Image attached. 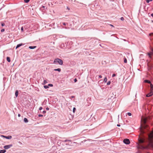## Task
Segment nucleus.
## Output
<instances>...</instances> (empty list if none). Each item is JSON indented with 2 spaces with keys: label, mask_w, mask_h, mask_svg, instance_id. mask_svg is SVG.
I'll list each match as a JSON object with an SVG mask.
<instances>
[{
  "label": "nucleus",
  "mask_w": 153,
  "mask_h": 153,
  "mask_svg": "<svg viewBox=\"0 0 153 153\" xmlns=\"http://www.w3.org/2000/svg\"><path fill=\"white\" fill-rule=\"evenodd\" d=\"M152 22L153 23V20H152Z\"/></svg>",
  "instance_id": "obj_52"
},
{
  "label": "nucleus",
  "mask_w": 153,
  "mask_h": 153,
  "mask_svg": "<svg viewBox=\"0 0 153 153\" xmlns=\"http://www.w3.org/2000/svg\"><path fill=\"white\" fill-rule=\"evenodd\" d=\"M123 142L126 144H129L130 143V141L128 139H125L123 140Z\"/></svg>",
  "instance_id": "obj_3"
},
{
  "label": "nucleus",
  "mask_w": 153,
  "mask_h": 153,
  "mask_svg": "<svg viewBox=\"0 0 153 153\" xmlns=\"http://www.w3.org/2000/svg\"><path fill=\"white\" fill-rule=\"evenodd\" d=\"M57 62L60 65H62L63 64V61L62 59L58 58L56 59L54 61L53 63L55 64Z\"/></svg>",
  "instance_id": "obj_2"
},
{
  "label": "nucleus",
  "mask_w": 153,
  "mask_h": 153,
  "mask_svg": "<svg viewBox=\"0 0 153 153\" xmlns=\"http://www.w3.org/2000/svg\"><path fill=\"white\" fill-rule=\"evenodd\" d=\"M111 82L110 81H108L107 83V85H110Z\"/></svg>",
  "instance_id": "obj_26"
},
{
  "label": "nucleus",
  "mask_w": 153,
  "mask_h": 153,
  "mask_svg": "<svg viewBox=\"0 0 153 153\" xmlns=\"http://www.w3.org/2000/svg\"><path fill=\"white\" fill-rule=\"evenodd\" d=\"M120 19L122 21H123L124 20V18L123 17H121L120 18Z\"/></svg>",
  "instance_id": "obj_32"
},
{
  "label": "nucleus",
  "mask_w": 153,
  "mask_h": 153,
  "mask_svg": "<svg viewBox=\"0 0 153 153\" xmlns=\"http://www.w3.org/2000/svg\"><path fill=\"white\" fill-rule=\"evenodd\" d=\"M54 71H59V72L61 71V69H60V68H58V69H54Z\"/></svg>",
  "instance_id": "obj_16"
},
{
  "label": "nucleus",
  "mask_w": 153,
  "mask_h": 153,
  "mask_svg": "<svg viewBox=\"0 0 153 153\" xmlns=\"http://www.w3.org/2000/svg\"><path fill=\"white\" fill-rule=\"evenodd\" d=\"M97 77H98V79H99V78H102V76L101 75H99V76H97V75L96 76V78H97Z\"/></svg>",
  "instance_id": "obj_19"
},
{
  "label": "nucleus",
  "mask_w": 153,
  "mask_h": 153,
  "mask_svg": "<svg viewBox=\"0 0 153 153\" xmlns=\"http://www.w3.org/2000/svg\"><path fill=\"white\" fill-rule=\"evenodd\" d=\"M4 31V29H2L1 30V32H3Z\"/></svg>",
  "instance_id": "obj_33"
},
{
  "label": "nucleus",
  "mask_w": 153,
  "mask_h": 153,
  "mask_svg": "<svg viewBox=\"0 0 153 153\" xmlns=\"http://www.w3.org/2000/svg\"><path fill=\"white\" fill-rule=\"evenodd\" d=\"M12 144L6 145L4 146V148L5 149H7L12 146Z\"/></svg>",
  "instance_id": "obj_4"
},
{
  "label": "nucleus",
  "mask_w": 153,
  "mask_h": 153,
  "mask_svg": "<svg viewBox=\"0 0 153 153\" xmlns=\"http://www.w3.org/2000/svg\"><path fill=\"white\" fill-rule=\"evenodd\" d=\"M116 76V74H114L112 75V77H114Z\"/></svg>",
  "instance_id": "obj_35"
},
{
  "label": "nucleus",
  "mask_w": 153,
  "mask_h": 153,
  "mask_svg": "<svg viewBox=\"0 0 153 153\" xmlns=\"http://www.w3.org/2000/svg\"><path fill=\"white\" fill-rule=\"evenodd\" d=\"M47 82L46 80H44V82H43V85H45V84H46L47 83Z\"/></svg>",
  "instance_id": "obj_23"
},
{
  "label": "nucleus",
  "mask_w": 153,
  "mask_h": 153,
  "mask_svg": "<svg viewBox=\"0 0 153 153\" xmlns=\"http://www.w3.org/2000/svg\"><path fill=\"white\" fill-rule=\"evenodd\" d=\"M46 109L47 110H49V108L48 107H47L46 108Z\"/></svg>",
  "instance_id": "obj_42"
},
{
  "label": "nucleus",
  "mask_w": 153,
  "mask_h": 153,
  "mask_svg": "<svg viewBox=\"0 0 153 153\" xmlns=\"http://www.w3.org/2000/svg\"><path fill=\"white\" fill-rule=\"evenodd\" d=\"M146 119H145L143 120V122L144 123V125L143 126L144 128H146L147 127V125L146 124Z\"/></svg>",
  "instance_id": "obj_7"
},
{
  "label": "nucleus",
  "mask_w": 153,
  "mask_h": 153,
  "mask_svg": "<svg viewBox=\"0 0 153 153\" xmlns=\"http://www.w3.org/2000/svg\"><path fill=\"white\" fill-rule=\"evenodd\" d=\"M23 45V44L22 43H21V44H20L17 45L16 46V49L17 48H18L19 47H20L22 45Z\"/></svg>",
  "instance_id": "obj_10"
},
{
  "label": "nucleus",
  "mask_w": 153,
  "mask_h": 153,
  "mask_svg": "<svg viewBox=\"0 0 153 153\" xmlns=\"http://www.w3.org/2000/svg\"><path fill=\"white\" fill-rule=\"evenodd\" d=\"M147 153H149V152H147Z\"/></svg>",
  "instance_id": "obj_54"
},
{
  "label": "nucleus",
  "mask_w": 153,
  "mask_h": 153,
  "mask_svg": "<svg viewBox=\"0 0 153 153\" xmlns=\"http://www.w3.org/2000/svg\"><path fill=\"white\" fill-rule=\"evenodd\" d=\"M127 114L129 116H131V113L130 112H128Z\"/></svg>",
  "instance_id": "obj_28"
},
{
  "label": "nucleus",
  "mask_w": 153,
  "mask_h": 153,
  "mask_svg": "<svg viewBox=\"0 0 153 153\" xmlns=\"http://www.w3.org/2000/svg\"><path fill=\"white\" fill-rule=\"evenodd\" d=\"M151 50L152 51V52L150 53H148V54L150 58H151V55H153V48H152Z\"/></svg>",
  "instance_id": "obj_5"
},
{
  "label": "nucleus",
  "mask_w": 153,
  "mask_h": 153,
  "mask_svg": "<svg viewBox=\"0 0 153 153\" xmlns=\"http://www.w3.org/2000/svg\"><path fill=\"white\" fill-rule=\"evenodd\" d=\"M42 107H40L39 108V110H42Z\"/></svg>",
  "instance_id": "obj_38"
},
{
  "label": "nucleus",
  "mask_w": 153,
  "mask_h": 153,
  "mask_svg": "<svg viewBox=\"0 0 153 153\" xmlns=\"http://www.w3.org/2000/svg\"><path fill=\"white\" fill-rule=\"evenodd\" d=\"M12 136L10 135L9 136H6V137H5V138L8 139H10L12 138Z\"/></svg>",
  "instance_id": "obj_9"
},
{
  "label": "nucleus",
  "mask_w": 153,
  "mask_h": 153,
  "mask_svg": "<svg viewBox=\"0 0 153 153\" xmlns=\"http://www.w3.org/2000/svg\"><path fill=\"white\" fill-rule=\"evenodd\" d=\"M5 25V24L4 23H2L1 24V26H4Z\"/></svg>",
  "instance_id": "obj_39"
},
{
  "label": "nucleus",
  "mask_w": 153,
  "mask_h": 153,
  "mask_svg": "<svg viewBox=\"0 0 153 153\" xmlns=\"http://www.w3.org/2000/svg\"><path fill=\"white\" fill-rule=\"evenodd\" d=\"M150 84V87H151L150 91H152L153 90V85L152 84H151V83Z\"/></svg>",
  "instance_id": "obj_12"
},
{
  "label": "nucleus",
  "mask_w": 153,
  "mask_h": 153,
  "mask_svg": "<svg viewBox=\"0 0 153 153\" xmlns=\"http://www.w3.org/2000/svg\"><path fill=\"white\" fill-rule=\"evenodd\" d=\"M67 8L68 10H70V8L69 7H67Z\"/></svg>",
  "instance_id": "obj_43"
},
{
  "label": "nucleus",
  "mask_w": 153,
  "mask_h": 153,
  "mask_svg": "<svg viewBox=\"0 0 153 153\" xmlns=\"http://www.w3.org/2000/svg\"><path fill=\"white\" fill-rule=\"evenodd\" d=\"M24 121L25 123H27L28 121V120L26 118H24Z\"/></svg>",
  "instance_id": "obj_14"
},
{
  "label": "nucleus",
  "mask_w": 153,
  "mask_h": 153,
  "mask_svg": "<svg viewBox=\"0 0 153 153\" xmlns=\"http://www.w3.org/2000/svg\"><path fill=\"white\" fill-rule=\"evenodd\" d=\"M18 90H16L15 92V95L16 97H17L18 94Z\"/></svg>",
  "instance_id": "obj_13"
},
{
  "label": "nucleus",
  "mask_w": 153,
  "mask_h": 153,
  "mask_svg": "<svg viewBox=\"0 0 153 153\" xmlns=\"http://www.w3.org/2000/svg\"><path fill=\"white\" fill-rule=\"evenodd\" d=\"M74 96H72L71 97V98H74Z\"/></svg>",
  "instance_id": "obj_47"
},
{
  "label": "nucleus",
  "mask_w": 153,
  "mask_h": 153,
  "mask_svg": "<svg viewBox=\"0 0 153 153\" xmlns=\"http://www.w3.org/2000/svg\"><path fill=\"white\" fill-rule=\"evenodd\" d=\"M1 137H4V138H5V137H6V136H4V135H1Z\"/></svg>",
  "instance_id": "obj_41"
},
{
  "label": "nucleus",
  "mask_w": 153,
  "mask_h": 153,
  "mask_svg": "<svg viewBox=\"0 0 153 153\" xmlns=\"http://www.w3.org/2000/svg\"><path fill=\"white\" fill-rule=\"evenodd\" d=\"M43 116L41 114H39V115H38V116H39V117H42Z\"/></svg>",
  "instance_id": "obj_36"
},
{
  "label": "nucleus",
  "mask_w": 153,
  "mask_h": 153,
  "mask_svg": "<svg viewBox=\"0 0 153 153\" xmlns=\"http://www.w3.org/2000/svg\"><path fill=\"white\" fill-rule=\"evenodd\" d=\"M40 9L41 10H42L43 11H45L46 10V9H47V7L45 6H42V7L40 8Z\"/></svg>",
  "instance_id": "obj_8"
},
{
  "label": "nucleus",
  "mask_w": 153,
  "mask_h": 153,
  "mask_svg": "<svg viewBox=\"0 0 153 153\" xmlns=\"http://www.w3.org/2000/svg\"><path fill=\"white\" fill-rule=\"evenodd\" d=\"M65 28H66V27H65Z\"/></svg>",
  "instance_id": "obj_53"
},
{
  "label": "nucleus",
  "mask_w": 153,
  "mask_h": 153,
  "mask_svg": "<svg viewBox=\"0 0 153 153\" xmlns=\"http://www.w3.org/2000/svg\"><path fill=\"white\" fill-rule=\"evenodd\" d=\"M64 142H71V140H65L64 141H63Z\"/></svg>",
  "instance_id": "obj_20"
},
{
  "label": "nucleus",
  "mask_w": 153,
  "mask_h": 153,
  "mask_svg": "<svg viewBox=\"0 0 153 153\" xmlns=\"http://www.w3.org/2000/svg\"><path fill=\"white\" fill-rule=\"evenodd\" d=\"M140 134L138 139L139 143L137 145L138 149H147L150 148L153 149V132L148 134V137L144 135L145 131L140 128Z\"/></svg>",
  "instance_id": "obj_1"
},
{
  "label": "nucleus",
  "mask_w": 153,
  "mask_h": 153,
  "mask_svg": "<svg viewBox=\"0 0 153 153\" xmlns=\"http://www.w3.org/2000/svg\"><path fill=\"white\" fill-rule=\"evenodd\" d=\"M110 25V26H112V27H114L113 25Z\"/></svg>",
  "instance_id": "obj_49"
},
{
  "label": "nucleus",
  "mask_w": 153,
  "mask_h": 153,
  "mask_svg": "<svg viewBox=\"0 0 153 153\" xmlns=\"http://www.w3.org/2000/svg\"><path fill=\"white\" fill-rule=\"evenodd\" d=\"M48 5H49V6H50V3H49L48 4Z\"/></svg>",
  "instance_id": "obj_51"
},
{
  "label": "nucleus",
  "mask_w": 153,
  "mask_h": 153,
  "mask_svg": "<svg viewBox=\"0 0 153 153\" xmlns=\"http://www.w3.org/2000/svg\"><path fill=\"white\" fill-rule=\"evenodd\" d=\"M149 35L150 36H151L152 35H153V33H150L149 34Z\"/></svg>",
  "instance_id": "obj_34"
},
{
  "label": "nucleus",
  "mask_w": 153,
  "mask_h": 153,
  "mask_svg": "<svg viewBox=\"0 0 153 153\" xmlns=\"http://www.w3.org/2000/svg\"><path fill=\"white\" fill-rule=\"evenodd\" d=\"M144 82H146V83H151V82L149 80H144Z\"/></svg>",
  "instance_id": "obj_17"
},
{
  "label": "nucleus",
  "mask_w": 153,
  "mask_h": 153,
  "mask_svg": "<svg viewBox=\"0 0 153 153\" xmlns=\"http://www.w3.org/2000/svg\"><path fill=\"white\" fill-rule=\"evenodd\" d=\"M62 24L63 25H66V23H65V22H63L62 23Z\"/></svg>",
  "instance_id": "obj_40"
},
{
  "label": "nucleus",
  "mask_w": 153,
  "mask_h": 153,
  "mask_svg": "<svg viewBox=\"0 0 153 153\" xmlns=\"http://www.w3.org/2000/svg\"><path fill=\"white\" fill-rule=\"evenodd\" d=\"M77 81V79L76 78H75L74 79V82H76Z\"/></svg>",
  "instance_id": "obj_37"
},
{
  "label": "nucleus",
  "mask_w": 153,
  "mask_h": 153,
  "mask_svg": "<svg viewBox=\"0 0 153 153\" xmlns=\"http://www.w3.org/2000/svg\"><path fill=\"white\" fill-rule=\"evenodd\" d=\"M153 94V92L152 91H151L150 92L147 94L146 96L147 97H149L152 96Z\"/></svg>",
  "instance_id": "obj_6"
},
{
  "label": "nucleus",
  "mask_w": 153,
  "mask_h": 153,
  "mask_svg": "<svg viewBox=\"0 0 153 153\" xmlns=\"http://www.w3.org/2000/svg\"><path fill=\"white\" fill-rule=\"evenodd\" d=\"M36 47V46H29V48L30 49H33Z\"/></svg>",
  "instance_id": "obj_11"
},
{
  "label": "nucleus",
  "mask_w": 153,
  "mask_h": 153,
  "mask_svg": "<svg viewBox=\"0 0 153 153\" xmlns=\"http://www.w3.org/2000/svg\"><path fill=\"white\" fill-rule=\"evenodd\" d=\"M123 40H124V41H126V39H123Z\"/></svg>",
  "instance_id": "obj_50"
},
{
  "label": "nucleus",
  "mask_w": 153,
  "mask_h": 153,
  "mask_svg": "<svg viewBox=\"0 0 153 153\" xmlns=\"http://www.w3.org/2000/svg\"><path fill=\"white\" fill-rule=\"evenodd\" d=\"M30 1V0H24L25 2L27 3H28Z\"/></svg>",
  "instance_id": "obj_25"
},
{
  "label": "nucleus",
  "mask_w": 153,
  "mask_h": 153,
  "mask_svg": "<svg viewBox=\"0 0 153 153\" xmlns=\"http://www.w3.org/2000/svg\"><path fill=\"white\" fill-rule=\"evenodd\" d=\"M76 108H75L74 107L73 108V112L74 113L75 112V111L76 110Z\"/></svg>",
  "instance_id": "obj_27"
},
{
  "label": "nucleus",
  "mask_w": 153,
  "mask_h": 153,
  "mask_svg": "<svg viewBox=\"0 0 153 153\" xmlns=\"http://www.w3.org/2000/svg\"><path fill=\"white\" fill-rule=\"evenodd\" d=\"M21 30L22 31V32H23V27H21Z\"/></svg>",
  "instance_id": "obj_30"
},
{
  "label": "nucleus",
  "mask_w": 153,
  "mask_h": 153,
  "mask_svg": "<svg viewBox=\"0 0 153 153\" xmlns=\"http://www.w3.org/2000/svg\"><path fill=\"white\" fill-rule=\"evenodd\" d=\"M152 1V0H146V1L147 3H148L149 2V1Z\"/></svg>",
  "instance_id": "obj_31"
},
{
  "label": "nucleus",
  "mask_w": 153,
  "mask_h": 153,
  "mask_svg": "<svg viewBox=\"0 0 153 153\" xmlns=\"http://www.w3.org/2000/svg\"><path fill=\"white\" fill-rule=\"evenodd\" d=\"M46 112V111H43V113H45Z\"/></svg>",
  "instance_id": "obj_44"
},
{
  "label": "nucleus",
  "mask_w": 153,
  "mask_h": 153,
  "mask_svg": "<svg viewBox=\"0 0 153 153\" xmlns=\"http://www.w3.org/2000/svg\"><path fill=\"white\" fill-rule=\"evenodd\" d=\"M7 61L9 62H10V58L9 57H7Z\"/></svg>",
  "instance_id": "obj_18"
},
{
  "label": "nucleus",
  "mask_w": 153,
  "mask_h": 153,
  "mask_svg": "<svg viewBox=\"0 0 153 153\" xmlns=\"http://www.w3.org/2000/svg\"><path fill=\"white\" fill-rule=\"evenodd\" d=\"M151 16L153 17V13H152L151 14Z\"/></svg>",
  "instance_id": "obj_48"
},
{
  "label": "nucleus",
  "mask_w": 153,
  "mask_h": 153,
  "mask_svg": "<svg viewBox=\"0 0 153 153\" xmlns=\"http://www.w3.org/2000/svg\"><path fill=\"white\" fill-rule=\"evenodd\" d=\"M107 81V78L106 77H105L104 79V81L106 82Z\"/></svg>",
  "instance_id": "obj_22"
},
{
  "label": "nucleus",
  "mask_w": 153,
  "mask_h": 153,
  "mask_svg": "<svg viewBox=\"0 0 153 153\" xmlns=\"http://www.w3.org/2000/svg\"><path fill=\"white\" fill-rule=\"evenodd\" d=\"M6 152L5 150H0V153H4Z\"/></svg>",
  "instance_id": "obj_15"
},
{
  "label": "nucleus",
  "mask_w": 153,
  "mask_h": 153,
  "mask_svg": "<svg viewBox=\"0 0 153 153\" xmlns=\"http://www.w3.org/2000/svg\"><path fill=\"white\" fill-rule=\"evenodd\" d=\"M124 62L125 63H126L127 62V60L126 58H124Z\"/></svg>",
  "instance_id": "obj_24"
},
{
  "label": "nucleus",
  "mask_w": 153,
  "mask_h": 153,
  "mask_svg": "<svg viewBox=\"0 0 153 153\" xmlns=\"http://www.w3.org/2000/svg\"><path fill=\"white\" fill-rule=\"evenodd\" d=\"M44 87L45 89L48 88H49L48 85H44Z\"/></svg>",
  "instance_id": "obj_21"
},
{
  "label": "nucleus",
  "mask_w": 153,
  "mask_h": 153,
  "mask_svg": "<svg viewBox=\"0 0 153 153\" xmlns=\"http://www.w3.org/2000/svg\"><path fill=\"white\" fill-rule=\"evenodd\" d=\"M117 126H118V127H120V124H117Z\"/></svg>",
  "instance_id": "obj_45"
},
{
  "label": "nucleus",
  "mask_w": 153,
  "mask_h": 153,
  "mask_svg": "<svg viewBox=\"0 0 153 153\" xmlns=\"http://www.w3.org/2000/svg\"><path fill=\"white\" fill-rule=\"evenodd\" d=\"M48 85V86L52 87L53 86V85L52 84H49Z\"/></svg>",
  "instance_id": "obj_29"
},
{
  "label": "nucleus",
  "mask_w": 153,
  "mask_h": 153,
  "mask_svg": "<svg viewBox=\"0 0 153 153\" xmlns=\"http://www.w3.org/2000/svg\"><path fill=\"white\" fill-rule=\"evenodd\" d=\"M20 116H21V115H20V114H18V116L19 117H20Z\"/></svg>",
  "instance_id": "obj_46"
}]
</instances>
